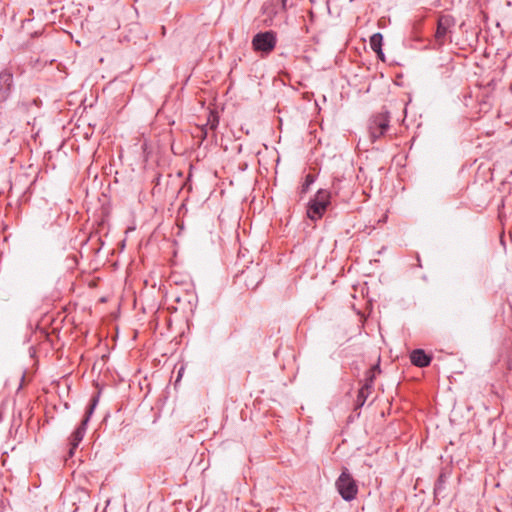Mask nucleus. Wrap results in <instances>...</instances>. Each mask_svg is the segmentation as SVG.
Listing matches in <instances>:
<instances>
[{
  "instance_id": "f3484780",
  "label": "nucleus",
  "mask_w": 512,
  "mask_h": 512,
  "mask_svg": "<svg viewBox=\"0 0 512 512\" xmlns=\"http://www.w3.org/2000/svg\"><path fill=\"white\" fill-rule=\"evenodd\" d=\"M19 106L23 109V110H27L28 109V104L25 103V102H21L19 103Z\"/></svg>"
},
{
  "instance_id": "f8f14e48",
  "label": "nucleus",
  "mask_w": 512,
  "mask_h": 512,
  "mask_svg": "<svg viewBox=\"0 0 512 512\" xmlns=\"http://www.w3.org/2000/svg\"><path fill=\"white\" fill-rule=\"evenodd\" d=\"M244 273H245V281H246L247 287H251L252 289H255L260 284L262 277L260 276L258 280L254 281V280L249 279V276L251 275L252 270H247Z\"/></svg>"
},
{
  "instance_id": "2eb2a0df",
  "label": "nucleus",
  "mask_w": 512,
  "mask_h": 512,
  "mask_svg": "<svg viewBox=\"0 0 512 512\" xmlns=\"http://www.w3.org/2000/svg\"><path fill=\"white\" fill-rule=\"evenodd\" d=\"M368 371H371V372H373L375 374H379L380 373L379 362L377 364H375V365H372Z\"/></svg>"
},
{
  "instance_id": "dca6fc26",
  "label": "nucleus",
  "mask_w": 512,
  "mask_h": 512,
  "mask_svg": "<svg viewBox=\"0 0 512 512\" xmlns=\"http://www.w3.org/2000/svg\"><path fill=\"white\" fill-rule=\"evenodd\" d=\"M186 201H187V198L184 200V202L182 203V205H180L179 209H178V213H185L186 211Z\"/></svg>"
},
{
  "instance_id": "0eeeda50",
  "label": "nucleus",
  "mask_w": 512,
  "mask_h": 512,
  "mask_svg": "<svg viewBox=\"0 0 512 512\" xmlns=\"http://www.w3.org/2000/svg\"><path fill=\"white\" fill-rule=\"evenodd\" d=\"M13 86V74L4 70L0 73V103L8 99Z\"/></svg>"
},
{
  "instance_id": "20e7f679",
  "label": "nucleus",
  "mask_w": 512,
  "mask_h": 512,
  "mask_svg": "<svg viewBox=\"0 0 512 512\" xmlns=\"http://www.w3.org/2000/svg\"><path fill=\"white\" fill-rule=\"evenodd\" d=\"M456 22L453 16L444 14L439 16L437 21V29L434 35V48H441L452 33V28Z\"/></svg>"
},
{
  "instance_id": "423d86ee",
  "label": "nucleus",
  "mask_w": 512,
  "mask_h": 512,
  "mask_svg": "<svg viewBox=\"0 0 512 512\" xmlns=\"http://www.w3.org/2000/svg\"><path fill=\"white\" fill-rule=\"evenodd\" d=\"M389 128V118L384 114L374 116L369 123V135L372 142L379 139Z\"/></svg>"
},
{
  "instance_id": "6ab92c4d",
  "label": "nucleus",
  "mask_w": 512,
  "mask_h": 512,
  "mask_svg": "<svg viewBox=\"0 0 512 512\" xmlns=\"http://www.w3.org/2000/svg\"><path fill=\"white\" fill-rule=\"evenodd\" d=\"M255 202V196H253L252 200H251V204H254Z\"/></svg>"
},
{
  "instance_id": "f257e3e1",
  "label": "nucleus",
  "mask_w": 512,
  "mask_h": 512,
  "mask_svg": "<svg viewBox=\"0 0 512 512\" xmlns=\"http://www.w3.org/2000/svg\"><path fill=\"white\" fill-rule=\"evenodd\" d=\"M335 485L340 497L347 502L354 500L359 492L356 480L346 467L343 468L342 473L338 476Z\"/></svg>"
},
{
  "instance_id": "1a4fd4ad",
  "label": "nucleus",
  "mask_w": 512,
  "mask_h": 512,
  "mask_svg": "<svg viewBox=\"0 0 512 512\" xmlns=\"http://www.w3.org/2000/svg\"><path fill=\"white\" fill-rule=\"evenodd\" d=\"M448 477L449 474L446 470H442V472H440L435 483V488H433V493H435V497H445L446 483Z\"/></svg>"
},
{
  "instance_id": "9b49d317",
  "label": "nucleus",
  "mask_w": 512,
  "mask_h": 512,
  "mask_svg": "<svg viewBox=\"0 0 512 512\" xmlns=\"http://www.w3.org/2000/svg\"><path fill=\"white\" fill-rule=\"evenodd\" d=\"M372 391V387L368 385H362V387L359 390L358 397H356V408H361L364 403L367 401L370 393Z\"/></svg>"
},
{
  "instance_id": "7ed1b4c3",
  "label": "nucleus",
  "mask_w": 512,
  "mask_h": 512,
  "mask_svg": "<svg viewBox=\"0 0 512 512\" xmlns=\"http://www.w3.org/2000/svg\"><path fill=\"white\" fill-rule=\"evenodd\" d=\"M330 204V194H315L307 203V217L312 221L321 219Z\"/></svg>"
},
{
  "instance_id": "9d476101",
  "label": "nucleus",
  "mask_w": 512,
  "mask_h": 512,
  "mask_svg": "<svg viewBox=\"0 0 512 512\" xmlns=\"http://www.w3.org/2000/svg\"><path fill=\"white\" fill-rule=\"evenodd\" d=\"M382 41L383 36L381 33H375L370 37V46L372 50L375 51L378 54V57L383 60L384 54L381 49Z\"/></svg>"
},
{
  "instance_id": "aec40b11",
  "label": "nucleus",
  "mask_w": 512,
  "mask_h": 512,
  "mask_svg": "<svg viewBox=\"0 0 512 512\" xmlns=\"http://www.w3.org/2000/svg\"><path fill=\"white\" fill-rule=\"evenodd\" d=\"M32 103H33V104H35V105H37V100H36V99H34Z\"/></svg>"
},
{
  "instance_id": "6e6552de",
  "label": "nucleus",
  "mask_w": 512,
  "mask_h": 512,
  "mask_svg": "<svg viewBox=\"0 0 512 512\" xmlns=\"http://www.w3.org/2000/svg\"><path fill=\"white\" fill-rule=\"evenodd\" d=\"M410 363L418 368H425L431 364L432 356L426 354L422 349H415L410 352Z\"/></svg>"
},
{
  "instance_id": "f03ea898",
  "label": "nucleus",
  "mask_w": 512,
  "mask_h": 512,
  "mask_svg": "<svg viewBox=\"0 0 512 512\" xmlns=\"http://www.w3.org/2000/svg\"><path fill=\"white\" fill-rule=\"evenodd\" d=\"M96 405H98V397L94 396L91 399L90 405H88V407L86 409L85 416H84L82 422H80V425H78L76 430L72 432V434L69 438V445H70L69 456L70 457L73 456L78 445L83 440V438L85 436V432H86V426L88 424L89 418L93 414V411H94Z\"/></svg>"
},
{
  "instance_id": "ddd939ff",
  "label": "nucleus",
  "mask_w": 512,
  "mask_h": 512,
  "mask_svg": "<svg viewBox=\"0 0 512 512\" xmlns=\"http://www.w3.org/2000/svg\"><path fill=\"white\" fill-rule=\"evenodd\" d=\"M314 181H315V176L312 174H307L305 177V180L302 184L301 192H306L309 189L310 185L312 183H314Z\"/></svg>"
},
{
  "instance_id": "a211bd4d",
  "label": "nucleus",
  "mask_w": 512,
  "mask_h": 512,
  "mask_svg": "<svg viewBox=\"0 0 512 512\" xmlns=\"http://www.w3.org/2000/svg\"><path fill=\"white\" fill-rule=\"evenodd\" d=\"M316 192L322 193V192H327V191H326V190H324V189H321V188H320V189H318Z\"/></svg>"
},
{
  "instance_id": "4468645a",
  "label": "nucleus",
  "mask_w": 512,
  "mask_h": 512,
  "mask_svg": "<svg viewBox=\"0 0 512 512\" xmlns=\"http://www.w3.org/2000/svg\"><path fill=\"white\" fill-rule=\"evenodd\" d=\"M376 375L377 374H375V373H373V372L368 370L366 372V378H364V384L363 385H368L370 387H373V382L375 381Z\"/></svg>"
},
{
  "instance_id": "39448f33",
  "label": "nucleus",
  "mask_w": 512,
  "mask_h": 512,
  "mask_svg": "<svg viewBox=\"0 0 512 512\" xmlns=\"http://www.w3.org/2000/svg\"><path fill=\"white\" fill-rule=\"evenodd\" d=\"M277 43L276 32L269 30L265 32H259L254 35L252 39V47L255 51L263 54H269L272 52Z\"/></svg>"
}]
</instances>
